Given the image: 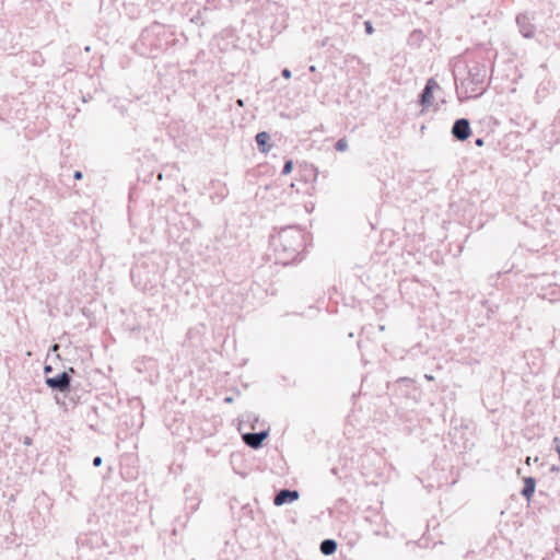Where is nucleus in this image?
<instances>
[{
	"label": "nucleus",
	"mask_w": 560,
	"mask_h": 560,
	"mask_svg": "<svg viewBox=\"0 0 560 560\" xmlns=\"http://www.w3.org/2000/svg\"><path fill=\"white\" fill-rule=\"evenodd\" d=\"M269 243L275 253L276 262L287 266L298 258L301 259L305 248V236L299 228L287 226L277 235H271Z\"/></svg>",
	"instance_id": "nucleus-1"
},
{
	"label": "nucleus",
	"mask_w": 560,
	"mask_h": 560,
	"mask_svg": "<svg viewBox=\"0 0 560 560\" xmlns=\"http://www.w3.org/2000/svg\"><path fill=\"white\" fill-rule=\"evenodd\" d=\"M74 370L72 368L69 369V371H63L58 373L55 376H47L45 378V384L52 390L59 392V393H66L69 392L71 388V381L72 377L70 373H73Z\"/></svg>",
	"instance_id": "nucleus-2"
},
{
	"label": "nucleus",
	"mask_w": 560,
	"mask_h": 560,
	"mask_svg": "<svg viewBox=\"0 0 560 560\" xmlns=\"http://www.w3.org/2000/svg\"><path fill=\"white\" fill-rule=\"evenodd\" d=\"M268 430H260L259 432H249L242 435L243 442L253 450H258L264 445V441L268 438Z\"/></svg>",
	"instance_id": "nucleus-3"
},
{
	"label": "nucleus",
	"mask_w": 560,
	"mask_h": 560,
	"mask_svg": "<svg viewBox=\"0 0 560 560\" xmlns=\"http://www.w3.org/2000/svg\"><path fill=\"white\" fill-rule=\"evenodd\" d=\"M299 497H300V493L298 490L283 488L276 492V494L273 497V504L276 506L290 504V503L296 501L299 499Z\"/></svg>",
	"instance_id": "nucleus-4"
},
{
	"label": "nucleus",
	"mask_w": 560,
	"mask_h": 560,
	"mask_svg": "<svg viewBox=\"0 0 560 560\" xmlns=\"http://www.w3.org/2000/svg\"><path fill=\"white\" fill-rule=\"evenodd\" d=\"M452 135L459 141L466 140L470 136V125L468 119H457L452 127Z\"/></svg>",
	"instance_id": "nucleus-5"
},
{
	"label": "nucleus",
	"mask_w": 560,
	"mask_h": 560,
	"mask_svg": "<svg viewBox=\"0 0 560 560\" xmlns=\"http://www.w3.org/2000/svg\"><path fill=\"white\" fill-rule=\"evenodd\" d=\"M255 141H256L258 150L261 153H268L273 145L271 143V136L267 131H259L255 136Z\"/></svg>",
	"instance_id": "nucleus-6"
},
{
	"label": "nucleus",
	"mask_w": 560,
	"mask_h": 560,
	"mask_svg": "<svg viewBox=\"0 0 560 560\" xmlns=\"http://www.w3.org/2000/svg\"><path fill=\"white\" fill-rule=\"evenodd\" d=\"M438 88H439V84L436 83V81L434 79L428 80V82L421 93L420 102L423 106H430L432 104V102H433L432 91Z\"/></svg>",
	"instance_id": "nucleus-7"
},
{
	"label": "nucleus",
	"mask_w": 560,
	"mask_h": 560,
	"mask_svg": "<svg viewBox=\"0 0 560 560\" xmlns=\"http://www.w3.org/2000/svg\"><path fill=\"white\" fill-rule=\"evenodd\" d=\"M516 21L524 37L529 38L534 35V27L529 23V18L527 15H518Z\"/></svg>",
	"instance_id": "nucleus-8"
},
{
	"label": "nucleus",
	"mask_w": 560,
	"mask_h": 560,
	"mask_svg": "<svg viewBox=\"0 0 560 560\" xmlns=\"http://www.w3.org/2000/svg\"><path fill=\"white\" fill-rule=\"evenodd\" d=\"M536 480L533 477H526L524 479V488L522 490V495L526 498L527 501L530 500L535 492Z\"/></svg>",
	"instance_id": "nucleus-9"
},
{
	"label": "nucleus",
	"mask_w": 560,
	"mask_h": 560,
	"mask_svg": "<svg viewBox=\"0 0 560 560\" xmlns=\"http://www.w3.org/2000/svg\"><path fill=\"white\" fill-rule=\"evenodd\" d=\"M319 549L325 556H330L337 550V542L334 539H325L320 542Z\"/></svg>",
	"instance_id": "nucleus-10"
},
{
	"label": "nucleus",
	"mask_w": 560,
	"mask_h": 560,
	"mask_svg": "<svg viewBox=\"0 0 560 560\" xmlns=\"http://www.w3.org/2000/svg\"><path fill=\"white\" fill-rule=\"evenodd\" d=\"M293 170V161L292 160H287L284 162V165L282 167V171H281V174L282 175H288L292 172Z\"/></svg>",
	"instance_id": "nucleus-11"
},
{
	"label": "nucleus",
	"mask_w": 560,
	"mask_h": 560,
	"mask_svg": "<svg viewBox=\"0 0 560 560\" xmlns=\"http://www.w3.org/2000/svg\"><path fill=\"white\" fill-rule=\"evenodd\" d=\"M336 149L340 152H343L348 149V141L342 138V139H339L336 143Z\"/></svg>",
	"instance_id": "nucleus-12"
},
{
	"label": "nucleus",
	"mask_w": 560,
	"mask_h": 560,
	"mask_svg": "<svg viewBox=\"0 0 560 560\" xmlns=\"http://www.w3.org/2000/svg\"><path fill=\"white\" fill-rule=\"evenodd\" d=\"M365 32L372 34L374 32L373 25L370 21L364 22Z\"/></svg>",
	"instance_id": "nucleus-13"
},
{
	"label": "nucleus",
	"mask_w": 560,
	"mask_h": 560,
	"mask_svg": "<svg viewBox=\"0 0 560 560\" xmlns=\"http://www.w3.org/2000/svg\"><path fill=\"white\" fill-rule=\"evenodd\" d=\"M103 463V458L101 456H95L93 458V466L94 467H100Z\"/></svg>",
	"instance_id": "nucleus-14"
},
{
	"label": "nucleus",
	"mask_w": 560,
	"mask_h": 560,
	"mask_svg": "<svg viewBox=\"0 0 560 560\" xmlns=\"http://www.w3.org/2000/svg\"><path fill=\"white\" fill-rule=\"evenodd\" d=\"M281 74H282V77H283V78H285V79H290V78H291V75H292L291 70H290V69H288V68L282 69Z\"/></svg>",
	"instance_id": "nucleus-15"
},
{
	"label": "nucleus",
	"mask_w": 560,
	"mask_h": 560,
	"mask_svg": "<svg viewBox=\"0 0 560 560\" xmlns=\"http://www.w3.org/2000/svg\"><path fill=\"white\" fill-rule=\"evenodd\" d=\"M552 443H553V446H555V451L558 452V447L560 448V438L555 436L553 440H552Z\"/></svg>",
	"instance_id": "nucleus-16"
},
{
	"label": "nucleus",
	"mask_w": 560,
	"mask_h": 560,
	"mask_svg": "<svg viewBox=\"0 0 560 560\" xmlns=\"http://www.w3.org/2000/svg\"><path fill=\"white\" fill-rule=\"evenodd\" d=\"M73 178H74L75 180H80V179H82V178H83V173H82L81 171H75V172L73 173Z\"/></svg>",
	"instance_id": "nucleus-17"
},
{
	"label": "nucleus",
	"mask_w": 560,
	"mask_h": 560,
	"mask_svg": "<svg viewBox=\"0 0 560 560\" xmlns=\"http://www.w3.org/2000/svg\"><path fill=\"white\" fill-rule=\"evenodd\" d=\"M51 372H52V366H51V365L46 364V365L44 366V374L46 375V377H47V376H48V374H49V373H51Z\"/></svg>",
	"instance_id": "nucleus-18"
},
{
	"label": "nucleus",
	"mask_w": 560,
	"mask_h": 560,
	"mask_svg": "<svg viewBox=\"0 0 560 560\" xmlns=\"http://www.w3.org/2000/svg\"><path fill=\"white\" fill-rule=\"evenodd\" d=\"M32 443H33L32 438H30V436H24V439H23V444H24V445L30 446V445H32Z\"/></svg>",
	"instance_id": "nucleus-19"
},
{
	"label": "nucleus",
	"mask_w": 560,
	"mask_h": 560,
	"mask_svg": "<svg viewBox=\"0 0 560 560\" xmlns=\"http://www.w3.org/2000/svg\"><path fill=\"white\" fill-rule=\"evenodd\" d=\"M476 144H477L478 147L483 145V139L478 138V139L476 140Z\"/></svg>",
	"instance_id": "nucleus-20"
},
{
	"label": "nucleus",
	"mask_w": 560,
	"mask_h": 560,
	"mask_svg": "<svg viewBox=\"0 0 560 560\" xmlns=\"http://www.w3.org/2000/svg\"><path fill=\"white\" fill-rule=\"evenodd\" d=\"M308 70H310L311 72H315V71H316L315 65H311V66L308 67Z\"/></svg>",
	"instance_id": "nucleus-21"
},
{
	"label": "nucleus",
	"mask_w": 560,
	"mask_h": 560,
	"mask_svg": "<svg viewBox=\"0 0 560 560\" xmlns=\"http://www.w3.org/2000/svg\"><path fill=\"white\" fill-rule=\"evenodd\" d=\"M224 401L230 404V402H232V401H233V398H232V397H230V396H229V397H225V398H224Z\"/></svg>",
	"instance_id": "nucleus-22"
},
{
	"label": "nucleus",
	"mask_w": 560,
	"mask_h": 560,
	"mask_svg": "<svg viewBox=\"0 0 560 560\" xmlns=\"http://www.w3.org/2000/svg\"><path fill=\"white\" fill-rule=\"evenodd\" d=\"M424 377L428 380V381H432L433 380V376L432 375H428L425 374Z\"/></svg>",
	"instance_id": "nucleus-23"
},
{
	"label": "nucleus",
	"mask_w": 560,
	"mask_h": 560,
	"mask_svg": "<svg viewBox=\"0 0 560 560\" xmlns=\"http://www.w3.org/2000/svg\"><path fill=\"white\" fill-rule=\"evenodd\" d=\"M526 464H527V465H530V464H532V458H530V457H527V458H526Z\"/></svg>",
	"instance_id": "nucleus-24"
},
{
	"label": "nucleus",
	"mask_w": 560,
	"mask_h": 560,
	"mask_svg": "<svg viewBox=\"0 0 560 560\" xmlns=\"http://www.w3.org/2000/svg\"><path fill=\"white\" fill-rule=\"evenodd\" d=\"M380 330H381V331H384V330H385V326H384V325H381V326H380Z\"/></svg>",
	"instance_id": "nucleus-25"
},
{
	"label": "nucleus",
	"mask_w": 560,
	"mask_h": 560,
	"mask_svg": "<svg viewBox=\"0 0 560 560\" xmlns=\"http://www.w3.org/2000/svg\"><path fill=\"white\" fill-rule=\"evenodd\" d=\"M557 454H558V457H559V460H560V448L559 447H558Z\"/></svg>",
	"instance_id": "nucleus-26"
},
{
	"label": "nucleus",
	"mask_w": 560,
	"mask_h": 560,
	"mask_svg": "<svg viewBox=\"0 0 560 560\" xmlns=\"http://www.w3.org/2000/svg\"><path fill=\"white\" fill-rule=\"evenodd\" d=\"M551 470H552V471H558V468L553 466V467L551 468Z\"/></svg>",
	"instance_id": "nucleus-27"
},
{
	"label": "nucleus",
	"mask_w": 560,
	"mask_h": 560,
	"mask_svg": "<svg viewBox=\"0 0 560 560\" xmlns=\"http://www.w3.org/2000/svg\"><path fill=\"white\" fill-rule=\"evenodd\" d=\"M192 560H195V559H192Z\"/></svg>",
	"instance_id": "nucleus-28"
}]
</instances>
